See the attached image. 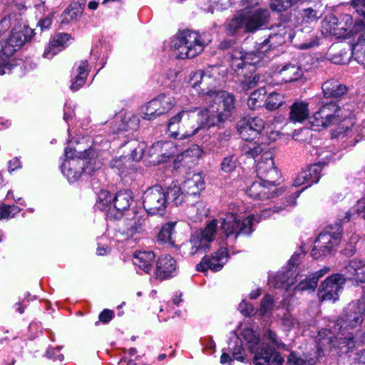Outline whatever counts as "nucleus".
<instances>
[{
    "label": "nucleus",
    "instance_id": "f257e3e1",
    "mask_svg": "<svg viewBox=\"0 0 365 365\" xmlns=\"http://www.w3.org/2000/svg\"><path fill=\"white\" fill-rule=\"evenodd\" d=\"M217 67H212L211 71L199 70L193 73L190 83L195 91L204 98L205 103L204 110L197 115L200 125L204 128L220 126L230 118L235 108L234 95L225 91H217Z\"/></svg>",
    "mask_w": 365,
    "mask_h": 365
},
{
    "label": "nucleus",
    "instance_id": "f03ea898",
    "mask_svg": "<svg viewBox=\"0 0 365 365\" xmlns=\"http://www.w3.org/2000/svg\"><path fill=\"white\" fill-rule=\"evenodd\" d=\"M254 215H249L242 220L233 212H227L219 219L210 221L204 229L195 232L190 237V255H200L210 247V242L215 240V235L220 224L221 240L229 247H233L240 236L250 235L252 230Z\"/></svg>",
    "mask_w": 365,
    "mask_h": 365
},
{
    "label": "nucleus",
    "instance_id": "7ed1b4c3",
    "mask_svg": "<svg viewBox=\"0 0 365 365\" xmlns=\"http://www.w3.org/2000/svg\"><path fill=\"white\" fill-rule=\"evenodd\" d=\"M364 320V314L356 304H349L335 322L334 333L329 330H322V338H329L331 341L330 349L340 354L351 351L359 343L354 337L355 329L361 326Z\"/></svg>",
    "mask_w": 365,
    "mask_h": 365
},
{
    "label": "nucleus",
    "instance_id": "20e7f679",
    "mask_svg": "<svg viewBox=\"0 0 365 365\" xmlns=\"http://www.w3.org/2000/svg\"><path fill=\"white\" fill-rule=\"evenodd\" d=\"M34 30L19 22L16 15H9L0 21V56L13 67L12 56L29 41Z\"/></svg>",
    "mask_w": 365,
    "mask_h": 365
},
{
    "label": "nucleus",
    "instance_id": "39448f33",
    "mask_svg": "<svg viewBox=\"0 0 365 365\" xmlns=\"http://www.w3.org/2000/svg\"><path fill=\"white\" fill-rule=\"evenodd\" d=\"M66 159L62 164V173L69 182L77 181L83 173L93 175L95 171L96 162L93 161L97 156L94 148L88 149L81 148V144L77 147L69 145L65 148Z\"/></svg>",
    "mask_w": 365,
    "mask_h": 365
},
{
    "label": "nucleus",
    "instance_id": "423d86ee",
    "mask_svg": "<svg viewBox=\"0 0 365 365\" xmlns=\"http://www.w3.org/2000/svg\"><path fill=\"white\" fill-rule=\"evenodd\" d=\"M202 128L193 110H182L168 123L169 135L174 138L191 137Z\"/></svg>",
    "mask_w": 365,
    "mask_h": 365
},
{
    "label": "nucleus",
    "instance_id": "0eeeda50",
    "mask_svg": "<svg viewBox=\"0 0 365 365\" xmlns=\"http://www.w3.org/2000/svg\"><path fill=\"white\" fill-rule=\"evenodd\" d=\"M243 336L249 344L250 352L255 354L253 363L255 365H282L283 358L268 344L261 343L259 337L253 331L246 329Z\"/></svg>",
    "mask_w": 365,
    "mask_h": 365
},
{
    "label": "nucleus",
    "instance_id": "6e6552de",
    "mask_svg": "<svg viewBox=\"0 0 365 365\" xmlns=\"http://www.w3.org/2000/svg\"><path fill=\"white\" fill-rule=\"evenodd\" d=\"M173 46L179 58H194L200 53L205 47V42L198 33L190 30L180 31L173 40Z\"/></svg>",
    "mask_w": 365,
    "mask_h": 365
},
{
    "label": "nucleus",
    "instance_id": "1a4fd4ad",
    "mask_svg": "<svg viewBox=\"0 0 365 365\" xmlns=\"http://www.w3.org/2000/svg\"><path fill=\"white\" fill-rule=\"evenodd\" d=\"M143 205L148 215H163L167 207L165 190L160 185L149 187L143 193Z\"/></svg>",
    "mask_w": 365,
    "mask_h": 365
},
{
    "label": "nucleus",
    "instance_id": "9d476101",
    "mask_svg": "<svg viewBox=\"0 0 365 365\" xmlns=\"http://www.w3.org/2000/svg\"><path fill=\"white\" fill-rule=\"evenodd\" d=\"M317 344V350L314 351V356H299L294 352L290 353L288 357V363L290 365H314L322 359L325 353L331 352L330 344L331 341L329 338H322V333H319Z\"/></svg>",
    "mask_w": 365,
    "mask_h": 365
},
{
    "label": "nucleus",
    "instance_id": "9b49d317",
    "mask_svg": "<svg viewBox=\"0 0 365 365\" xmlns=\"http://www.w3.org/2000/svg\"><path fill=\"white\" fill-rule=\"evenodd\" d=\"M322 166L321 163H316L309 166L307 169L299 173L293 182L294 186L299 187L303 185H306V186L289 197V200L287 201L289 205H294L296 203L297 198L305 188L319 180Z\"/></svg>",
    "mask_w": 365,
    "mask_h": 365
},
{
    "label": "nucleus",
    "instance_id": "f8f14e48",
    "mask_svg": "<svg viewBox=\"0 0 365 365\" xmlns=\"http://www.w3.org/2000/svg\"><path fill=\"white\" fill-rule=\"evenodd\" d=\"M257 174L259 180L269 185H275L279 179V173L274 167L272 153L264 151L257 164Z\"/></svg>",
    "mask_w": 365,
    "mask_h": 365
},
{
    "label": "nucleus",
    "instance_id": "ddd939ff",
    "mask_svg": "<svg viewBox=\"0 0 365 365\" xmlns=\"http://www.w3.org/2000/svg\"><path fill=\"white\" fill-rule=\"evenodd\" d=\"M345 278L342 274H335L328 277L319 286V299L323 301L335 302L343 289Z\"/></svg>",
    "mask_w": 365,
    "mask_h": 365
},
{
    "label": "nucleus",
    "instance_id": "4468645a",
    "mask_svg": "<svg viewBox=\"0 0 365 365\" xmlns=\"http://www.w3.org/2000/svg\"><path fill=\"white\" fill-rule=\"evenodd\" d=\"M230 67L234 71L245 69H252L253 66L259 63L263 58L257 51L244 53L239 48H234L230 55Z\"/></svg>",
    "mask_w": 365,
    "mask_h": 365
},
{
    "label": "nucleus",
    "instance_id": "2eb2a0df",
    "mask_svg": "<svg viewBox=\"0 0 365 365\" xmlns=\"http://www.w3.org/2000/svg\"><path fill=\"white\" fill-rule=\"evenodd\" d=\"M237 128L242 139L250 141L263 130L264 122L259 117L243 118L237 122Z\"/></svg>",
    "mask_w": 365,
    "mask_h": 365
},
{
    "label": "nucleus",
    "instance_id": "dca6fc26",
    "mask_svg": "<svg viewBox=\"0 0 365 365\" xmlns=\"http://www.w3.org/2000/svg\"><path fill=\"white\" fill-rule=\"evenodd\" d=\"M243 12L246 21V33L255 32L269 23L270 12L267 9L243 10Z\"/></svg>",
    "mask_w": 365,
    "mask_h": 365
},
{
    "label": "nucleus",
    "instance_id": "f3484780",
    "mask_svg": "<svg viewBox=\"0 0 365 365\" xmlns=\"http://www.w3.org/2000/svg\"><path fill=\"white\" fill-rule=\"evenodd\" d=\"M229 247H220L214 252L211 257L205 256L201 262L197 265L198 271L204 272L210 269L215 272L220 270L228 259L227 249Z\"/></svg>",
    "mask_w": 365,
    "mask_h": 365
},
{
    "label": "nucleus",
    "instance_id": "a211bd4d",
    "mask_svg": "<svg viewBox=\"0 0 365 365\" xmlns=\"http://www.w3.org/2000/svg\"><path fill=\"white\" fill-rule=\"evenodd\" d=\"M342 229L341 225L336 224L335 227H328L324 232H322L314 242V248L312 251V255L317 259L319 255L317 254L318 247H322L324 245V242H331V247L334 249L340 242L341 238Z\"/></svg>",
    "mask_w": 365,
    "mask_h": 365
},
{
    "label": "nucleus",
    "instance_id": "6ab92c4d",
    "mask_svg": "<svg viewBox=\"0 0 365 365\" xmlns=\"http://www.w3.org/2000/svg\"><path fill=\"white\" fill-rule=\"evenodd\" d=\"M133 202L131 192L123 190L117 192L113 197L112 207L109 208L108 217L119 219L123 212L126 210Z\"/></svg>",
    "mask_w": 365,
    "mask_h": 365
},
{
    "label": "nucleus",
    "instance_id": "aec40b11",
    "mask_svg": "<svg viewBox=\"0 0 365 365\" xmlns=\"http://www.w3.org/2000/svg\"><path fill=\"white\" fill-rule=\"evenodd\" d=\"M176 262L170 255L160 256L156 261L155 277L160 280L171 278L176 275Z\"/></svg>",
    "mask_w": 365,
    "mask_h": 365
},
{
    "label": "nucleus",
    "instance_id": "412c9836",
    "mask_svg": "<svg viewBox=\"0 0 365 365\" xmlns=\"http://www.w3.org/2000/svg\"><path fill=\"white\" fill-rule=\"evenodd\" d=\"M342 275L345 280H350L356 285L365 283V262L357 259L350 260L344 267Z\"/></svg>",
    "mask_w": 365,
    "mask_h": 365
},
{
    "label": "nucleus",
    "instance_id": "4be33fe9",
    "mask_svg": "<svg viewBox=\"0 0 365 365\" xmlns=\"http://www.w3.org/2000/svg\"><path fill=\"white\" fill-rule=\"evenodd\" d=\"M245 192L250 197L257 200L268 199L276 195L274 185H269L261 180L252 182Z\"/></svg>",
    "mask_w": 365,
    "mask_h": 365
},
{
    "label": "nucleus",
    "instance_id": "5701e85b",
    "mask_svg": "<svg viewBox=\"0 0 365 365\" xmlns=\"http://www.w3.org/2000/svg\"><path fill=\"white\" fill-rule=\"evenodd\" d=\"M332 136L341 140L346 138V145L353 146L362 139V128L359 125L353 124L351 128L339 127L334 131Z\"/></svg>",
    "mask_w": 365,
    "mask_h": 365
},
{
    "label": "nucleus",
    "instance_id": "b1692460",
    "mask_svg": "<svg viewBox=\"0 0 365 365\" xmlns=\"http://www.w3.org/2000/svg\"><path fill=\"white\" fill-rule=\"evenodd\" d=\"M278 33H272L269 37L263 42L259 43V47L257 48V52L262 58L265 53L273 47L280 45L284 42V35L287 34L285 27L280 24L278 26Z\"/></svg>",
    "mask_w": 365,
    "mask_h": 365
},
{
    "label": "nucleus",
    "instance_id": "393cba45",
    "mask_svg": "<svg viewBox=\"0 0 365 365\" xmlns=\"http://www.w3.org/2000/svg\"><path fill=\"white\" fill-rule=\"evenodd\" d=\"M181 185L188 197L199 195L205 188L204 179L200 173L188 174Z\"/></svg>",
    "mask_w": 365,
    "mask_h": 365
},
{
    "label": "nucleus",
    "instance_id": "a878e982",
    "mask_svg": "<svg viewBox=\"0 0 365 365\" xmlns=\"http://www.w3.org/2000/svg\"><path fill=\"white\" fill-rule=\"evenodd\" d=\"M155 255L153 251H136L133 255V264L147 274L153 270Z\"/></svg>",
    "mask_w": 365,
    "mask_h": 365
},
{
    "label": "nucleus",
    "instance_id": "bb28decb",
    "mask_svg": "<svg viewBox=\"0 0 365 365\" xmlns=\"http://www.w3.org/2000/svg\"><path fill=\"white\" fill-rule=\"evenodd\" d=\"M322 89L324 96L327 98H339L348 91L346 86L334 79L325 81L322 86Z\"/></svg>",
    "mask_w": 365,
    "mask_h": 365
},
{
    "label": "nucleus",
    "instance_id": "cd10ccee",
    "mask_svg": "<svg viewBox=\"0 0 365 365\" xmlns=\"http://www.w3.org/2000/svg\"><path fill=\"white\" fill-rule=\"evenodd\" d=\"M309 116V103L296 101L290 106L289 120L292 123H303Z\"/></svg>",
    "mask_w": 365,
    "mask_h": 365
},
{
    "label": "nucleus",
    "instance_id": "c85d7f7f",
    "mask_svg": "<svg viewBox=\"0 0 365 365\" xmlns=\"http://www.w3.org/2000/svg\"><path fill=\"white\" fill-rule=\"evenodd\" d=\"M72 42L71 36L66 33L56 34L50 41L47 49V58L51 54V57L60 52L63 48L68 46Z\"/></svg>",
    "mask_w": 365,
    "mask_h": 365
},
{
    "label": "nucleus",
    "instance_id": "c756f323",
    "mask_svg": "<svg viewBox=\"0 0 365 365\" xmlns=\"http://www.w3.org/2000/svg\"><path fill=\"white\" fill-rule=\"evenodd\" d=\"M153 154L159 158L158 161L164 162L175 155L177 149L173 143L169 141H158L152 148Z\"/></svg>",
    "mask_w": 365,
    "mask_h": 365
},
{
    "label": "nucleus",
    "instance_id": "7c9ffc66",
    "mask_svg": "<svg viewBox=\"0 0 365 365\" xmlns=\"http://www.w3.org/2000/svg\"><path fill=\"white\" fill-rule=\"evenodd\" d=\"M245 70L247 73L239 69L235 71L238 76L240 86L242 91H247L255 87L260 79L259 75L254 73L252 69Z\"/></svg>",
    "mask_w": 365,
    "mask_h": 365
},
{
    "label": "nucleus",
    "instance_id": "2f4dec72",
    "mask_svg": "<svg viewBox=\"0 0 365 365\" xmlns=\"http://www.w3.org/2000/svg\"><path fill=\"white\" fill-rule=\"evenodd\" d=\"M165 190L167 202L170 200L178 206L188 199L185 192L182 189V185H179L178 182H173Z\"/></svg>",
    "mask_w": 365,
    "mask_h": 365
},
{
    "label": "nucleus",
    "instance_id": "473e14b6",
    "mask_svg": "<svg viewBox=\"0 0 365 365\" xmlns=\"http://www.w3.org/2000/svg\"><path fill=\"white\" fill-rule=\"evenodd\" d=\"M319 109L322 110L321 114L328 116L336 123V124L347 117L346 114L343 113V110L340 106L333 101L324 103Z\"/></svg>",
    "mask_w": 365,
    "mask_h": 365
},
{
    "label": "nucleus",
    "instance_id": "72a5a7b5",
    "mask_svg": "<svg viewBox=\"0 0 365 365\" xmlns=\"http://www.w3.org/2000/svg\"><path fill=\"white\" fill-rule=\"evenodd\" d=\"M284 82H292L298 80L302 75L301 68L295 63L284 65L279 71Z\"/></svg>",
    "mask_w": 365,
    "mask_h": 365
},
{
    "label": "nucleus",
    "instance_id": "f704fd0d",
    "mask_svg": "<svg viewBox=\"0 0 365 365\" xmlns=\"http://www.w3.org/2000/svg\"><path fill=\"white\" fill-rule=\"evenodd\" d=\"M351 5L362 18L356 20L352 29V32L359 33L365 29V0H353Z\"/></svg>",
    "mask_w": 365,
    "mask_h": 365
},
{
    "label": "nucleus",
    "instance_id": "c9c22d12",
    "mask_svg": "<svg viewBox=\"0 0 365 365\" xmlns=\"http://www.w3.org/2000/svg\"><path fill=\"white\" fill-rule=\"evenodd\" d=\"M226 31L229 35H234L240 31L246 32V21L243 11L235 16L227 24Z\"/></svg>",
    "mask_w": 365,
    "mask_h": 365
},
{
    "label": "nucleus",
    "instance_id": "e433bc0d",
    "mask_svg": "<svg viewBox=\"0 0 365 365\" xmlns=\"http://www.w3.org/2000/svg\"><path fill=\"white\" fill-rule=\"evenodd\" d=\"M152 101L155 105V106L157 108L160 115L170 110L175 103L173 97L165 94H160Z\"/></svg>",
    "mask_w": 365,
    "mask_h": 365
},
{
    "label": "nucleus",
    "instance_id": "4c0bfd02",
    "mask_svg": "<svg viewBox=\"0 0 365 365\" xmlns=\"http://www.w3.org/2000/svg\"><path fill=\"white\" fill-rule=\"evenodd\" d=\"M321 113L322 110L319 109L309 118V123L312 128H315L314 129L317 130L319 129L320 128H326L331 125H336V123H335L328 116H326L325 115H323Z\"/></svg>",
    "mask_w": 365,
    "mask_h": 365
},
{
    "label": "nucleus",
    "instance_id": "58836bf2",
    "mask_svg": "<svg viewBox=\"0 0 365 365\" xmlns=\"http://www.w3.org/2000/svg\"><path fill=\"white\" fill-rule=\"evenodd\" d=\"M84 4L82 5L78 2L73 1L63 11L62 16V22L68 23L71 20H76L83 13Z\"/></svg>",
    "mask_w": 365,
    "mask_h": 365
},
{
    "label": "nucleus",
    "instance_id": "ea45409f",
    "mask_svg": "<svg viewBox=\"0 0 365 365\" xmlns=\"http://www.w3.org/2000/svg\"><path fill=\"white\" fill-rule=\"evenodd\" d=\"M322 26L331 35L336 36L343 35V32L340 30L339 21L337 17L334 15L327 16L323 21Z\"/></svg>",
    "mask_w": 365,
    "mask_h": 365
},
{
    "label": "nucleus",
    "instance_id": "a19ab883",
    "mask_svg": "<svg viewBox=\"0 0 365 365\" xmlns=\"http://www.w3.org/2000/svg\"><path fill=\"white\" fill-rule=\"evenodd\" d=\"M87 66V61L81 62L78 68V76L70 87L71 90L76 91L84 84L88 76Z\"/></svg>",
    "mask_w": 365,
    "mask_h": 365
},
{
    "label": "nucleus",
    "instance_id": "79ce46f5",
    "mask_svg": "<svg viewBox=\"0 0 365 365\" xmlns=\"http://www.w3.org/2000/svg\"><path fill=\"white\" fill-rule=\"evenodd\" d=\"M284 103V96L279 93L272 92L268 95L265 100V108L269 110H274L282 106Z\"/></svg>",
    "mask_w": 365,
    "mask_h": 365
},
{
    "label": "nucleus",
    "instance_id": "37998d69",
    "mask_svg": "<svg viewBox=\"0 0 365 365\" xmlns=\"http://www.w3.org/2000/svg\"><path fill=\"white\" fill-rule=\"evenodd\" d=\"M113 197L107 190H101L98 194L96 206L101 210H106L108 216L109 208L112 207Z\"/></svg>",
    "mask_w": 365,
    "mask_h": 365
},
{
    "label": "nucleus",
    "instance_id": "c03bdc74",
    "mask_svg": "<svg viewBox=\"0 0 365 365\" xmlns=\"http://www.w3.org/2000/svg\"><path fill=\"white\" fill-rule=\"evenodd\" d=\"M266 91L264 88H259L253 91L247 100V106L250 109L255 110L260 107L264 101Z\"/></svg>",
    "mask_w": 365,
    "mask_h": 365
},
{
    "label": "nucleus",
    "instance_id": "a18cd8bd",
    "mask_svg": "<svg viewBox=\"0 0 365 365\" xmlns=\"http://www.w3.org/2000/svg\"><path fill=\"white\" fill-rule=\"evenodd\" d=\"M155 106L152 100L147 104L142 106L140 110L141 118L144 120H150L160 116L158 109Z\"/></svg>",
    "mask_w": 365,
    "mask_h": 365
},
{
    "label": "nucleus",
    "instance_id": "49530a36",
    "mask_svg": "<svg viewBox=\"0 0 365 365\" xmlns=\"http://www.w3.org/2000/svg\"><path fill=\"white\" fill-rule=\"evenodd\" d=\"M176 222H168L162 227L158 235V240L162 242H172V235Z\"/></svg>",
    "mask_w": 365,
    "mask_h": 365
},
{
    "label": "nucleus",
    "instance_id": "de8ad7c7",
    "mask_svg": "<svg viewBox=\"0 0 365 365\" xmlns=\"http://www.w3.org/2000/svg\"><path fill=\"white\" fill-rule=\"evenodd\" d=\"M263 150V146L257 143L256 142H251L247 145H245L242 148V151L245 155L253 158L262 153Z\"/></svg>",
    "mask_w": 365,
    "mask_h": 365
},
{
    "label": "nucleus",
    "instance_id": "09e8293b",
    "mask_svg": "<svg viewBox=\"0 0 365 365\" xmlns=\"http://www.w3.org/2000/svg\"><path fill=\"white\" fill-rule=\"evenodd\" d=\"M237 158L235 155H228L225 156L220 164L221 170L225 173H231L237 167Z\"/></svg>",
    "mask_w": 365,
    "mask_h": 365
},
{
    "label": "nucleus",
    "instance_id": "8fccbe9b",
    "mask_svg": "<svg viewBox=\"0 0 365 365\" xmlns=\"http://www.w3.org/2000/svg\"><path fill=\"white\" fill-rule=\"evenodd\" d=\"M298 0H271L269 5L273 11H282L290 8Z\"/></svg>",
    "mask_w": 365,
    "mask_h": 365
},
{
    "label": "nucleus",
    "instance_id": "3c124183",
    "mask_svg": "<svg viewBox=\"0 0 365 365\" xmlns=\"http://www.w3.org/2000/svg\"><path fill=\"white\" fill-rule=\"evenodd\" d=\"M317 279L312 278H305L299 281L298 284L294 287L296 291H314L317 287Z\"/></svg>",
    "mask_w": 365,
    "mask_h": 365
},
{
    "label": "nucleus",
    "instance_id": "603ef678",
    "mask_svg": "<svg viewBox=\"0 0 365 365\" xmlns=\"http://www.w3.org/2000/svg\"><path fill=\"white\" fill-rule=\"evenodd\" d=\"M340 30L343 32V34L349 31V33L351 34H355L352 32V29L354 26L353 19L351 15L349 14H342L341 16V21H339Z\"/></svg>",
    "mask_w": 365,
    "mask_h": 365
},
{
    "label": "nucleus",
    "instance_id": "864d4df0",
    "mask_svg": "<svg viewBox=\"0 0 365 365\" xmlns=\"http://www.w3.org/2000/svg\"><path fill=\"white\" fill-rule=\"evenodd\" d=\"M126 158V156H123L119 158L113 159L110 163V165L112 168H115L118 170V174L119 175H124L127 172L128 166L125 163V160Z\"/></svg>",
    "mask_w": 365,
    "mask_h": 365
},
{
    "label": "nucleus",
    "instance_id": "5fc2aeb1",
    "mask_svg": "<svg viewBox=\"0 0 365 365\" xmlns=\"http://www.w3.org/2000/svg\"><path fill=\"white\" fill-rule=\"evenodd\" d=\"M360 45L356 43L352 46V57L365 67V51L359 49Z\"/></svg>",
    "mask_w": 365,
    "mask_h": 365
},
{
    "label": "nucleus",
    "instance_id": "6e6d98bb",
    "mask_svg": "<svg viewBox=\"0 0 365 365\" xmlns=\"http://www.w3.org/2000/svg\"><path fill=\"white\" fill-rule=\"evenodd\" d=\"M273 299L271 296L266 295L262 300L259 313L264 315L272 309Z\"/></svg>",
    "mask_w": 365,
    "mask_h": 365
},
{
    "label": "nucleus",
    "instance_id": "4d7b16f0",
    "mask_svg": "<svg viewBox=\"0 0 365 365\" xmlns=\"http://www.w3.org/2000/svg\"><path fill=\"white\" fill-rule=\"evenodd\" d=\"M264 338L269 340L272 344L274 346L272 349L274 350L275 347H280L282 345V342L278 339L277 334L270 329H267L265 331L264 334ZM271 348L272 346H269Z\"/></svg>",
    "mask_w": 365,
    "mask_h": 365
},
{
    "label": "nucleus",
    "instance_id": "13d9d810",
    "mask_svg": "<svg viewBox=\"0 0 365 365\" xmlns=\"http://www.w3.org/2000/svg\"><path fill=\"white\" fill-rule=\"evenodd\" d=\"M239 311L245 317H250L254 314L255 309L252 305L242 301L238 307Z\"/></svg>",
    "mask_w": 365,
    "mask_h": 365
},
{
    "label": "nucleus",
    "instance_id": "bf43d9fd",
    "mask_svg": "<svg viewBox=\"0 0 365 365\" xmlns=\"http://www.w3.org/2000/svg\"><path fill=\"white\" fill-rule=\"evenodd\" d=\"M60 348H49V350L47 351V358L52 359L53 361H62L64 356L60 353Z\"/></svg>",
    "mask_w": 365,
    "mask_h": 365
},
{
    "label": "nucleus",
    "instance_id": "052dcab7",
    "mask_svg": "<svg viewBox=\"0 0 365 365\" xmlns=\"http://www.w3.org/2000/svg\"><path fill=\"white\" fill-rule=\"evenodd\" d=\"M145 148V143L143 142H140L139 148L134 149L132 153H130V158H131L132 160L136 161L141 159Z\"/></svg>",
    "mask_w": 365,
    "mask_h": 365
},
{
    "label": "nucleus",
    "instance_id": "680f3d73",
    "mask_svg": "<svg viewBox=\"0 0 365 365\" xmlns=\"http://www.w3.org/2000/svg\"><path fill=\"white\" fill-rule=\"evenodd\" d=\"M147 217L144 216L135 217L133 225L131 228L135 231L139 232L142 230V227L145 225Z\"/></svg>",
    "mask_w": 365,
    "mask_h": 365
},
{
    "label": "nucleus",
    "instance_id": "e2e57ef3",
    "mask_svg": "<svg viewBox=\"0 0 365 365\" xmlns=\"http://www.w3.org/2000/svg\"><path fill=\"white\" fill-rule=\"evenodd\" d=\"M113 317L114 312L112 310L106 309L99 314V320L103 324H107Z\"/></svg>",
    "mask_w": 365,
    "mask_h": 365
},
{
    "label": "nucleus",
    "instance_id": "0e129e2a",
    "mask_svg": "<svg viewBox=\"0 0 365 365\" xmlns=\"http://www.w3.org/2000/svg\"><path fill=\"white\" fill-rule=\"evenodd\" d=\"M140 141L135 139L128 141L124 145L125 151L132 153L134 149L139 148Z\"/></svg>",
    "mask_w": 365,
    "mask_h": 365
},
{
    "label": "nucleus",
    "instance_id": "69168bd1",
    "mask_svg": "<svg viewBox=\"0 0 365 365\" xmlns=\"http://www.w3.org/2000/svg\"><path fill=\"white\" fill-rule=\"evenodd\" d=\"M354 209L357 214H362V217L365 220V198L358 200Z\"/></svg>",
    "mask_w": 365,
    "mask_h": 365
},
{
    "label": "nucleus",
    "instance_id": "338daca9",
    "mask_svg": "<svg viewBox=\"0 0 365 365\" xmlns=\"http://www.w3.org/2000/svg\"><path fill=\"white\" fill-rule=\"evenodd\" d=\"M304 17L308 21H315L318 19L317 12L311 8H308L304 10Z\"/></svg>",
    "mask_w": 365,
    "mask_h": 365
},
{
    "label": "nucleus",
    "instance_id": "774afa93",
    "mask_svg": "<svg viewBox=\"0 0 365 365\" xmlns=\"http://www.w3.org/2000/svg\"><path fill=\"white\" fill-rule=\"evenodd\" d=\"M11 211L9 205H0V220L4 219L11 218Z\"/></svg>",
    "mask_w": 365,
    "mask_h": 365
}]
</instances>
